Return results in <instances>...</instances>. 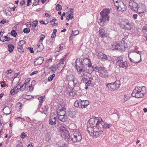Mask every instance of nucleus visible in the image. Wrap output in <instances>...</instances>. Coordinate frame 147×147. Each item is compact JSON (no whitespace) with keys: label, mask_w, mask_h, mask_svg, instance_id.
Returning <instances> with one entry per match:
<instances>
[{"label":"nucleus","mask_w":147,"mask_h":147,"mask_svg":"<svg viewBox=\"0 0 147 147\" xmlns=\"http://www.w3.org/2000/svg\"><path fill=\"white\" fill-rule=\"evenodd\" d=\"M59 143L58 147H68L69 145L68 143H65L63 141H60Z\"/></svg>","instance_id":"nucleus-27"},{"label":"nucleus","mask_w":147,"mask_h":147,"mask_svg":"<svg viewBox=\"0 0 147 147\" xmlns=\"http://www.w3.org/2000/svg\"><path fill=\"white\" fill-rule=\"evenodd\" d=\"M65 59L64 58H62L60 59V62L58 64L59 65H64L65 63L66 62L65 61Z\"/></svg>","instance_id":"nucleus-40"},{"label":"nucleus","mask_w":147,"mask_h":147,"mask_svg":"<svg viewBox=\"0 0 147 147\" xmlns=\"http://www.w3.org/2000/svg\"><path fill=\"white\" fill-rule=\"evenodd\" d=\"M74 89L75 91H78L80 90V88L79 87V85H77V86H74Z\"/></svg>","instance_id":"nucleus-48"},{"label":"nucleus","mask_w":147,"mask_h":147,"mask_svg":"<svg viewBox=\"0 0 147 147\" xmlns=\"http://www.w3.org/2000/svg\"><path fill=\"white\" fill-rule=\"evenodd\" d=\"M88 79L87 83L88 84L85 87V88L88 89L89 87H92L94 86L95 84L93 78L92 76H88Z\"/></svg>","instance_id":"nucleus-14"},{"label":"nucleus","mask_w":147,"mask_h":147,"mask_svg":"<svg viewBox=\"0 0 147 147\" xmlns=\"http://www.w3.org/2000/svg\"><path fill=\"white\" fill-rule=\"evenodd\" d=\"M75 77L72 74L68 76V79L69 81H72L75 79Z\"/></svg>","instance_id":"nucleus-37"},{"label":"nucleus","mask_w":147,"mask_h":147,"mask_svg":"<svg viewBox=\"0 0 147 147\" xmlns=\"http://www.w3.org/2000/svg\"><path fill=\"white\" fill-rule=\"evenodd\" d=\"M71 138L72 142L74 143L79 142L82 139V135L79 132L75 131L71 136Z\"/></svg>","instance_id":"nucleus-11"},{"label":"nucleus","mask_w":147,"mask_h":147,"mask_svg":"<svg viewBox=\"0 0 147 147\" xmlns=\"http://www.w3.org/2000/svg\"><path fill=\"white\" fill-rule=\"evenodd\" d=\"M118 4H116L115 3V6L117 7L118 11H125L126 9V6L124 4L123 2L119 1V3Z\"/></svg>","instance_id":"nucleus-12"},{"label":"nucleus","mask_w":147,"mask_h":147,"mask_svg":"<svg viewBox=\"0 0 147 147\" xmlns=\"http://www.w3.org/2000/svg\"><path fill=\"white\" fill-rule=\"evenodd\" d=\"M66 109L64 105H62L59 107V109L57 111V115L58 119L62 122H66L68 118L65 115Z\"/></svg>","instance_id":"nucleus-4"},{"label":"nucleus","mask_w":147,"mask_h":147,"mask_svg":"<svg viewBox=\"0 0 147 147\" xmlns=\"http://www.w3.org/2000/svg\"><path fill=\"white\" fill-rule=\"evenodd\" d=\"M104 122L99 117L95 127L93 129V136L97 137L102 134L104 131Z\"/></svg>","instance_id":"nucleus-2"},{"label":"nucleus","mask_w":147,"mask_h":147,"mask_svg":"<svg viewBox=\"0 0 147 147\" xmlns=\"http://www.w3.org/2000/svg\"><path fill=\"white\" fill-rule=\"evenodd\" d=\"M30 78H28L26 80L25 82L26 83V84H28V83H29L30 81Z\"/></svg>","instance_id":"nucleus-56"},{"label":"nucleus","mask_w":147,"mask_h":147,"mask_svg":"<svg viewBox=\"0 0 147 147\" xmlns=\"http://www.w3.org/2000/svg\"><path fill=\"white\" fill-rule=\"evenodd\" d=\"M28 49L30 51L31 53H33L34 52V51L33 50V48L31 47H28Z\"/></svg>","instance_id":"nucleus-59"},{"label":"nucleus","mask_w":147,"mask_h":147,"mask_svg":"<svg viewBox=\"0 0 147 147\" xmlns=\"http://www.w3.org/2000/svg\"><path fill=\"white\" fill-rule=\"evenodd\" d=\"M44 100H40L39 101V103L38 105L37 109H39L42 105V103L44 101Z\"/></svg>","instance_id":"nucleus-49"},{"label":"nucleus","mask_w":147,"mask_h":147,"mask_svg":"<svg viewBox=\"0 0 147 147\" xmlns=\"http://www.w3.org/2000/svg\"><path fill=\"white\" fill-rule=\"evenodd\" d=\"M45 37V36L44 35L41 34L40 36V41H42Z\"/></svg>","instance_id":"nucleus-52"},{"label":"nucleus","mask_w":147,"mask_h":147,"mask_svg":"<svg viewBox=\"0 0 147 147\" xmlns=\"http://www.w3.org/2000/svg\"><path fill=\"white\" fill-rule=\"evenodd\" d=\"M96 118H91L89 121L90 123H91L93 125H96L97 123V122L98 119H99V117H95Z\"/></svg>","instance_id":"nucleus-22"},{"label":"nucleus","mask_w":147,"mask_h":147,"mask_svg":"<svg viewBox=\"0 0 147 147\" xmlns=\"http://www.w3.org/2000/svg\"><path fill=\"white\" fill-rule=\"evenodd\" d=\"M26 136V135L24 132L22 133L20 136L22 138H24Z\"/></svg>","instance_id":"nucleus-53"},{"label":"nucleus","mask_w":147,"mask_h":147,"mask_svg":"<svg viewBox=\"0 0 147 147\" xmlns=\"http://www.w3.org/2000/svg\"><path fill=\"white\" fill-rule=\"evenodd\" d=\"M44 58L43 57H40L37 59H36L34 62V65L37 66L41 65L44 61Z\"/></svg>","instance_id":"nucleus-18"},{"label":"nucleus","mask_w":147,"mask_h":147,"mask_svg":"<svg viewBox=\"0 0 147 147\" xmlns=\"http://www.w3.org/2000/svg\"><path fill=\"white\" fill-rule=\"evenodd\" d=\"M72 82H73V84L74 85V86H77V85H79V84L78 83V82L77 81V80L76 78H75V79L74 80H73Z\"/></svg>","instance_id":"nucleus-45"},{"label":"nucleus","mask_w":147,"mask_h":147,"mask_svg":"<svg viewBox=\"0 0 147 147\" xmlns=\"http://www.w3.org/2000/svg\"><path fill=\"white\" fill-rule=\"evenodd\" d=\"M30 29L27 28H25L23 30V32L25 33H28L30 32Z\"/></svg>","instance_id":"nucleus-44"},{"label":"nucleus","mask_w":147,"mask_h":147,"mask_svg":"<svg viewBox=\"0 0 147 147\" xmlns=\"http://www.w3.org/2000/svg\"><path fill=\"white\" fill-rule=\"evenodd\" d=\"M129 5L130 8L133 11L139 14L143 13L146 9L145 6L144 4L142 3L138 4L135 2L134 0H130Z\"/></svg>","instance_id":"nucleus-1"},{"label":"nucleus","mask_w":147,"mask_h":147,"mask_svg":"<svg viewBox=\"0 0 147 147\" xmlns=\"http://www.w3.org/2000/svg\"><path fill=\"white\" fill-rule=\"evenodd\" d=\"M135 51V52H136L137 53L139 54L140 55V57H141V54H142L141 51Z\"/></svg>","instance_id":"nucleus-61"},{"label":"nucleus","mask_w":147,"mask_h":147,"mask_svg":"<svg viewBox=\"0 0 147 147\" xmlns=\"http://www.w3.org/2000/svg\"><path fill=\"white\" fill-rule=\"evenodd\" d=\"M93 67L94 71L98 72L100 77L105 78H108V71L104 67L97 66Z\"/></svg>","instance_id":"nucleus-6"},{"label":"nucleus","mask_w":147,"mask_h":147,"mask_svg":"<svg viewBox=\"0 0 147 147\" xmlns=\"http://www.w3.org/2000/svg\"><path fill=\"white\" fill-rule=\"evenodd\" d=\"M36 48L37 52H40L43 49V45L42 44H38L36 46Z\"/></svg>","instance_id":"nucleus-29"},{"label":"nucleus","mask_w":147,"mask_h":147,"mask_svg":"<svg viewBox=\"0 0 147 147\" xmlns=\"http://www.w3.org/2000/svg\"><path fill=\"white\" fill-rule=\"evenodd\" d=\"M1 87L3 88L5 86V84L3 82H2L1 83Z\"/></svg>","instance_id":"nucleus-60"},{"label":"nucleus","mask_w":147,"mask_h":147,"mask_svg":"<svg viewBox=\"0 0 147 147\" xmlns=\"http://www.w3.org/2000/svg\"><path fill=\"white\" fill-rule=\"evenodd\" d=\"M26 99L27 100H29L32 98V96H30L29 95H27L25 96Z\"/></svg>","instance_id":"nucleus-57"},{"label":"nucleus","mask_w":147,"mask_h":147,"mask_svg":"<svg viewBox=\"0 0 147 147\" xmlns=\"http://www.w3.org/2000/svg\"><path fill=\"white\" fill-rule=\"evenodd\" d=\"M57 10V11L61 10L62 9V6L59 4H57L56 6Z\"/></svg>","instance_id":"nucleus-46"},{"label":"nucleus","mask_w":147,"mask_h":147,"mask_svg":"<svg viewBox=\"0 0 147 147\" xmlns=\"http://www.w3.org/2000/svg\"><path fill=\"white\" fill-rule=\"evenodd\" d=\"M8 47L9 48L8 50L9 52H12L14 48V46L12 45L9 44L8 45Z\"/></svg>","instance_id":"nucleus-35"},{"label":"nucleus","mask_w":147,"mask_h":147,"mask_svg":"<svg viewBox=\"0 0 147 147\" xmlns=\"http://www.w3.org/2000/svg\"><path fill=\"white\" fill-rule=\"evenodd\" d=\"M11 34L12 36L15 37L17 35V33L15 30H13L11 32Z\"/></svg>","instance_id":"nucleus-42"},{"label":"nucleus","mask_w":147,"mask_h":147,"mask_svg":"<svg viewBox=\"0 0 147 147\" xmlns=\"http://www.w3.org/2000/svg\"><path fill=\"white\" fill-rule=\"evenodd\" d=\"M78 33L79 32L78 30H75L74 32L73 30H72V34L74 36L77 35Z\"/></svg>","instance_id":"nucleus-51"},{"label":"nucleus","mask_w":147,"mask_h":147,"mask_svg":"<svg viewBox=\"0 0 147 147\" xmlns=\"http://www.w3.org/2000/svg\"><path fill=\"white\" fill-rule=\"evenodd\" d=\"M16 147H23L22 146V144L21 143H20L16 145Z\"/></svg>","instance_id":"nucleus-63"},{"label":"nucleus","mask_w":147,"mask_h":147,"mask_svg":"<svg viewBox=\"0 0 147 147\" xmlns=\"http://www.w3.org/2000/svg\"><path fill=\"white\" fill-rule=\"evenodd\" d=\"M57 120V116L54 114H52L49 119V124L50 125H55Z\"/></svg>","instance_id":"nucleus-15"},{"label":"nucleus","mask_w":147,"mask_h":147,"mask_svg":"<svg viewBox=\"0 0 147 147\" xmlns=\"http://www.w3.org/2000/svg\"><path fill=\"white\" fill-rule=\"evenodd\" d=\"M63 45H64L63 44H61L59 45V48L61 50H62V49H63Z\"/></svg>","instance_id":"nucleus-58"},{"label":"nucleus","mask_w":147,"mask_h":147,"mask_svg":"<svg viewBox=\"0 0 147 147\" xmlns=\"http://www.w3.org/2000/svg\"><path fill=\"white\" fill-rule=\"evenodd\" d=\"M38 22L37 20L34 21L32 23V26L33 27H36L38 24Z\"/></svg>","instance_id":"nucleus-41"},{"label":"nucleus","mask_w":147,"mask_h":147,"mask_svg":"<svg viewBox=\"0 0 147 147\" xmlns=\"http://www.w3.org/2000/svg\"><path fill=\"white\" fill-rule=\"evenodd\" d=\"M12 72V70L11 69L7 70V74L9 73L11 74Z\"/></svg>","instance_id":"nucleus-64"},{"label":"nucleus","mask_w":147,"mask_h":147,"mask_svg":"<svg viewBox=\"0 0 147 147\" xmlns=\"http://www.w3.org/2000/svg\"><path fill=\"white\" fill-rule=\"evenodd\" d=\"M87 129L89 133L90 134V133H91L93 134V129H91V128L89 127L87 128Z\"/></svg>","instance_id":"nucleus-50"},{"label":"nucleus","mask_w":147,"mask_h":147,"mask_svg":"<svg viewBox=\"0 0 147 147\" xmlns=\"http://www.w3.org/2000/svg\"><path fill=\"white\" fill-rule=\"evenodd\" d=\"M120 27L125 30H129L131 29L130 24L127 21L122 22L120 24Z\"/></svg>","instance_id":"nucleus-13"},{"label":"nucleus","mask_w":147,"mask_h":147,"mask_svg":"<svg viewBox=\"0 0 147 147\" xmlns=\"http://www.w3.org/2000/svg\"><path fill=\"white\" fill-rule=\"evenodd\" d=\"M81 104V99L78 100H76L75 102L74 103V105L76 107L82 108V107L80 106V105H82Z\"/></svg>","instance_id":"nucleus-31"},{"label":"nucleus","mask_w":147,"mask_h":147,"mask_svg":"<svg viewBox=\"0 0 147 147\" xmlns=\"http://www.w3.org/2000/svg\"><path fill=\"white\" fill-rule=\"evenodd\" d=\"M112 125L111 124H104V128H105V129H107L108 128H109L111 127V126Z\"/></svg>","instance_id":"nucleus-47"},{"label":"nucleus","mask_w":147,"mask_h":147,"mask_svg":"<svg viewBox=\"0 0 147 147\" xmlns=\"http://www.w3.org/2000/svg\"><path fill=\"white\" fill-rule=\"evenodd\" d=\"M20 88L16 86L14 88L10 90L11 95H14L15 94L17 93L19 91Z\"/></svg>","instance_id":"nucleus-23"},{"label":"nucleus","mask_w":147,"mask_h":147,"mask_svg":"<svg viewBox=\"0 0 147 147\" xmlns=\"http://www.w3.org/2000/svg\"><path fill=\"white\" fill-rule=\"evenodd\" d=\"M59 64H54L52 65L51 67H49V69L51 70L52 71L53 73H55L57 69L58 68V65Z\"/></svg>","instance_id":"nucleus-26"},{"label":"nucleus","mask_w":147,"mask_h":147,"mask_svg":"<svg viewBox=\"0 0 147 147\" xmlns=\"http://www.w3.org/2000/svg\"><path fill=\"white\" fill-rule=\"evenodd\" d=\"M4 38H5V41H8L10 40L11 38L9 37H8L6 36H4Z\"/></svg>","instance_id":"nucleus-54"},{"label":"nucleus","mask_w":147,"mask_h":147,"mask_svg":"<svg viewBox=\"0 0 147 147\" xmlns=\"http://www.w3.org/2000/svg\"><path fill=\"white\" fill-rule=\"evenodd\" d=\"M75 63L76 64V68L77 70L78 71L79 69L84 68L82 61H80V60L76 59Z\"/></svg>","instance_id":"nucleus-17"},{"label":"nucleus","mask_w":147,"mask_h":147,"mask_svg":"<svg viewBox=\"0 0 147 147\" xmlns=\"http://www.w3.org/2000/svg\"><path fill=\"white\" fill-rule=\"evenodd\" d=\"M67 92L69 96L72 97L76 94V93L73 91V89L71 88H68L67 89Z\"/></svg>","instance_id":"nucleus-24"},{"label":"nucleus","mask_w":147,"mask_h":147,"mask_svg":"<svg viewBox=\"0 0 147 147\" xmlns=\"http://www.w3.org/2000/svg\"><path fill=\"white\" fill-rule=\"evenodd\" d=\"M123 58L122 57H117L116 59V65L120 68L126 69L128 67V63L126 61H123Z\"/></svg>","instance_id":"nucleus-8"},{"label":"nucleus","mask_w":147,"mask_h":147,"mask_svg":"<svg viewBox=\"0 0 147 147\" xmlns=\"http://www.w3.org/2000/svg\"><path fill=\"white\" fill-rule=\"evenodd\" d=\"M99 36L102 38L107 37V32L105 31L104 29L102 28H100L99 29Z\"/></svg>","instance_id":"nucleus-16"},{"label":"nucleus","mask_w":147,"mask_h":147,"mask_svg":"<svg viewBox=\"0 0 147 147\" xmlns=\"http://www.w3.org/2000/svg\"><path fill=\"white\" fill-rule=\"evenodd\" d=\"M123 42L118 43L117 42H114L111 45V49H117L119 50L123 51L125 50V47L124 42V41H123Z\"/></svg>","instance_id":"nucleus-10"},{"label":"nucleus","mask_w":147,"mask_h":147,"mask_svg":"<svg viewBox=\"0 0 147 147\" xmlns=\"http://www.w3.org/2000/svg\"><path fill=\"white\" fill-rule=\"evenodd\" d=\"M120 84V81L116 80L113 83L107 84L106 86L110 90L114 91L119 88Z\"/></svg>","instance_id":"nucleus-9"},{"label":"nucleus","mask_w":147,"mask_h":147,"mask_svg":"<svg viewBox=\"0 0 147 147\" xmlns=\"http://www.w3.org/2000/svg\"><path fill=\"white\" fill-rule=\"evenodd\" d=\"M78 72H79V76L80 78L82 77V76H84L86 75L84 73L85 70L84 68L79 69Z\"/></svg>","instance_id":"nucleus-28"},{"label":"nucleus","mask_w":147,"mask_h":147,"mask_svg":"<svg viewBox=\"0 0 147 147\" xmlns=\"http://www.w3.org/2000/svg\"><path fill=\"white\" fill-rule=\"evenodd\" d=\"M146 92V89L145 86H137L133 91L131 95L132 96L136 98H141L144 96Z\"/></svg>","instance_id":"nucleus-3"},{"label":"nucleus","mask_w":147,"mask_h":147,"mask_svg":"<svg viewBox=\"0 0 147 147\" xmlns=\"http://www.w3.org/2000/svg\"><path fill=\"white\" fill-rule=\"evenodd\" d=\"M129 54H128V57H129V59L130 60V61L132 62H133V63H134L135 64L139 63L141 61V57H140V60L139 61H138V62H137L136 61H135L134 60L132 59L131 58H130L129 57Z\"/></svg>","instance_id":"nucleus-38"},{"label":"nucleus","mask_w":147,"mask_h":147,"mask_svg":"<svg viewBox=\"0 0 147 147\" xmlns=\"http://www.w3.org/2000/svg\"><path fill=\"white\" fill-rule=\"evenodd\" d=\"M49 107L48 106L44 105L43 106V107L42 108L41 110H40V111L42 113L46 115L47 113V111Z\"/></svg>","instance_id":"nucleus-30"},{"label":"nucleus","mask_w":147,"mask_h":147,"mask_svg":"<svg viewBox=\"0 0 147 147\" xmlns=\"http://www.w3.org/2000/svg\"><path fill=\"white\" fill-rule=\"evenodd\" d=\"M32 0H28L27 1V5L29 6L30 5V3H31Z\"/></svg>","instance_id":"nucleus-62"},{"label":"nucleus","mask_w":147,"mask_h":147,"mask_svg":"<svg viewBox=\"0 0 147 147\" xmlns=\"http://www.w3.org/2000/svg\"><path fill=\"white\" fill-rule=\"evenodd\" d=\"M110 11L111 10L109 9H104L100 12V17L99 20L98 21V22L99 21L100 23L109 21L110 18L109 14Z\"/></svg>","instance_id":"nucleus-5"},{"label":"nucleus","mask_w":147,"mask_h":147,"mask_svg":"<svg viewBox=\"0 0 147 147\" xmlns=\"http://www.w3.org/2000/svg\"><path fill=\"white\" fill-rule=\"evenodd\" d=\"M96 66V65H94V66H92V65H89L88 66L86 67V72L89 74H91L92 72L94 71L93 67H95Z\"/></svg>","instance_id":"nucleus-20"},{"label":"nucleus","mask_w":147,"mask_h":147,"mask_svg":"<svg viewBox=\"0 0 147 147\" xmlns=\"http://www.w3.org/2000/svg\"><path fill=\"white\" fill-rule=\"evenodd\" d=\"M60 134L61 137L64 138L66 141H68L70 140L69 132L66 129V128L64 126L61 125L60 128Z\"/></svg>","instance_id":"nucleus-7"},{"label":"nucleus","mask_w":147,"mask_h":147,"mask_svg":"<svg viewBox=\"0 0 147 147\" xmlns=\"http://www.w3.org/2000/svg\"><path fill=\"white\" fill-rule=\"evenodd\" d=\"M98 56L101 59H107V56L104 54L102 53H98Z\"/></svg>","instance_id":"nucleus-33"},{"label":"nucleus","mask_w":147,"mask_h":147,"mask_svg":"<svg viewBox=\"0 0 147 147\" xmlns=\"http://www.w3.org/2000/svg\"><path fill=\"white\" fill-rule=\"evenodd\" d=\"M73 18V14L71 13L68 16H67L66 18V20H69L70 19H72Z\"/></svg>","instance_id":"nucleus-39"},{"label":"nucleus","mask_w":147,"mask_h":147,"mask_svg":"<svg viewBox=\"0 0 147 147\" xmlns=\"http://www.w3.org/2000/svg\"><path fill=\"white\" fill-rule=\"evenodd\" d=\"M3 113L7 115L10 114L11 109L9 107L7 106L3 109Z\"/></svg>","instance_id":"nucleus-25"},{"label":"nucleus","mask_w":147,"mask_h":147,"mask_svg":"<svg viewBox=\"0 0 147 147\" xmlns=\"http://www.w3.org/2000/svg\"><path fill=\"white\" fill-rule=\"evenodd\" d=\"M82 63L84 68L85 66H88L89 65H92L91 63V61L90 59L87 58H84L82 61Z\"/></svg>","instance_id":"nucleus-19"},{"label":"nucleus","mask_w":147,"mask_h":147,"mask_svg":"<svg viewBox=\"0 0 147 147\" xmlns=\"http://www.w3.org/2000/svg\"><path fill=\"white\" fill-rule=\"evenodd\" d=\"M17 50L20 53H23L24 51V50L23 48V46L18 45Z\"/></svg>","instance_id":"nucleus-34"},{"label":"nucleus","mask_w":147,"mask_h":147,"mask_svg":"<svg viewBox=\"0 0 147 147\" xmlns=\"http://www.w3.org/2000/svg\"><path fill=\"white\" fill-rule=\"evenodd\" d=\"M80 78L81 80L82 81L83 83L85 84V86H86L87 84H88V83H87L88 78H86V75L85 76H83L82 77H81Z\"/></svg>","instance_id":"nucleus-32"},{"label":"nucleus","mask_w":147,"mask_h":147,"mask_svg":"<svg viewBox=\"0 0 147 147\" xmlns=\"http://www.w3.org/2000/svg\"><path fill=\"white\" fill-rule=\"evenodd\" d=\"M25 43H26L25 41L23 40H21L18 42V45L23 46V45Z\"/></svg>","instance_id":"nucleus-43"},{"label":"nucleus","mask_w":147,"mask_h":147,"mask_svg":"<svg viewBox=\"0 0 147 147\" xmlns=\"http://www.w3.org/2000/svg\"><path fill=\"white\" fill-rule=\"evenodd\" d=\"M55 74H53L52 75H50L48 78V81L49 82L53 80L54 77H55Z\"/></svg>","instance_id":"nucleus-36"},{"label":"nucleus","mask_w":147,"mask_h":147,"mask_svg":"<svg viewBox=\"0 0 147 147\" xmlns=\"http://www.w3.org/2000/svg\"><path fill=\"white\" fill-rule=\"evenodd\" d=\"M6 14L7 16H10L11 14V12L10 11L6 10L5 11Z\"/></svg>","instance_id":"nucleus-55"},{"label":"nucleus","mask_w":147,"mask_h":147,"mask_svg":"<svg viewBox=\"0 0 147 147\" xmlns=\"http://www.w3.org/2000/svg\"><path fill=\"white\" fill-rule=\"evenodd\" d=\"M81 105H80V106L82 109L86 108L87 107L88 105L90 103L89 101L87 100H81Z\"/></svg>","instance_id":"nucleus-21"}]
</instances>
